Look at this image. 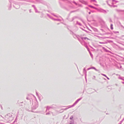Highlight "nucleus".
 Here are the masks:
<instances>
[{"label":"nucleus","mask_w":124,"mask_h":124,"mask_svg":"<svg viewBox=\"0 0 124 124\" xmlns=\"http://www.w3.org/2000/svg\"><path fill=\"white\" fill-rule=\"evenodd\" d=\"M73 2L74 3L75 5H77V3H76V2H75V1H73Z\"/></svg>","instance_id":"obj_28"},{"label":"nucleus","mask_w":124,"mask_h":124,"mask_svg":"<svg viewBox=\"0 0 124 124\" xmlns=\"http://www.w3.org/2000/svg\"><path fill=\"white\" fill-rule=\"evenodd\" d=\"M89 53L90 54L91 56V57L92 58H93V54L91 53V52L90 51H89Z\"/></svg>","instance_id":"obj_22"},{"label":"nucleus","mask_w":124,"mask_h":124,"mask_svg":"<svg viewBox=\"0 0 124 124\" xmlns=\"http://www.w3.org/2000/svg\"><path fill=\"white\" fill-rule=\"evenodd\" d=\"M24 2H21L19 3L18 4H16V2L15 1H14V0H10V4L9 7L8 8V10H10L11 9V5L12 3H15L14 4H13V6L16 9H18L20 7V5H26L27 4H28L27 3L28 1V0H24Z\"/></svg>","instance_id":"obj_1"},{"label":"nucleus","mask_w":124,"mask_h":124,"mask_svg":"<svg viewBox=\"0 0 124 124\" xmlns=\"http://www.w3.org/2000/svg\"><path fill=\"white\" fill-rule=\"evenodd\" d=\"M89 68V69H92V67H90V68Z\"/></svg>","instance_id":"obj_45"},{"label":"nucleus","mask_w":124,"mask_h":124,"mask_svg":"<svg viewBox=\"0 0 124 124\" xmlns=\"http://www.w3.org/2000/svg\"><path fill=\"white\" fill-rule=\"evenodd\" d=\"M87 70H90V69H89V68H88V69H87Z\"/></svg>","instance_id":"obj_53"},{"label":"nucleus","mask_w":124,"mask_h":124,"mask_svg":"<svg viewBox=\"0 0 124 124\" xmlns=\"http://www.w3.org/2000/svg\"><path fill=\"white\" fill-rule=\"evenodd\" d=\"M124 120V118L118 124H121L122 123Z\"/></svg>","instance_id":"obj_19"},{"label":"nucleus","mask_w":124,"mask_h":124,"mask_svg":"<svg viewBox=\"0 0 124 124\" xmlns=\"http://www.w3.org/2000/svg\"><path fill=\"white\" fill-rule=\"evenodd\" d=\"M1 106V109H2V106Z\"/></svg>","instance_id":"obj_64"},{"label":"nucleus","mask_w":124,"mask_h":124,"mask_svg":"<svg viewBox=\"0 0 124 124\" xmlns=\"http://www.w3.org/2000/svg\"><path fill=\"white\" fill-rule=\"evenodd\" d=\"M82 29L84 31H85L86 32H87V31L86 30H84V29H82Z\"/></svg>","instance_id":"obj_34"},{"label":"nucleus","mask_w":124,"mask_h":124,"mask_svg":"<svg viewBox=\"0 0 124 124\" xmlns=\"http://www.w3.org/2000/svg\"><path fill=\"white\" fill-rule=\"evenodd\" d=\"M50 114V113L49 112H48L46 114V115H49Z\"/></svg>","instance_id":"obj_36"},{"label":"nucleus","mask_w":124,"mask_h":124,"mask_svg":"<svg viewBox=\"0 0 124 124\" xmlns=\"http://www.w3.org/2000/svg\"><path fill=\"white\" fill-rule=\"evenodd\" d=\"M73 118V116H71L70 118V119L71 120L72 119V118Z\"/></svg>","instance_id":"obj_29"},{"label":"nucleus","mask_w":124,"mask_h":124,"mask_svg":"<svg viewBox=\"0 0 124 124\" xmlns=\"http://www.w3.org/2000/svg\"><path fill=\"white\" fill-rule=\"evenodd\" d=\"M37 107H38V106H37L36 107V108H33V109H36V108Z\"/></svg>","instance_id":"obj_44"},{"label":"nucleus","mask_w":124,"mask_h":124,"mask_svg":"<svg viewBox=\"0 0 124 124\" xmlns=\"http://www.w3.org/2000/svg\"><path fill=\"white\" fill-rule=\"evenodd\" d=\"M52 108V107H49L48 106H47L46 107V110H49L50 108Z\"/></svg>","instance_id":"obj_14"},{"label":"nucleus","mask_w":124,"mask_h":124,"mask_svg":"<svg viewBox=\"0 0 124 124\" xmlns=\"http://www.w3.org/2000/svg\"><path fill=\"white\" fill-rule=\"evenodd\" d=\"M34 9L35 10V12L36 13H39L40 12L38 11L37 10V9L36 8H34Z\"/></svg>","instance_id":"obj_12"},{"label":"nucleus","mask_w":124,"mask_h":124,"mask_svg":"<svg viewBox=\"0 0 124 124\" xmlns=\"http://www.w3.org/2000/svg\"><path fill=\"white\" fill-rule=\"evenodd\" d=\"M0 116H1L3 118H4V117H2V116H1V115H0Z\"/></svg>","instance_id":"obj_60"},{"label":"nucleus","mask_w":124,"mask_h":124,"mask_svg":"<svg viewBox=\"0 0 124 124\" xmlns=\"http://www.w3.org/2000/svg\"><path fill=\"white\" fill-rule=\"evenodd\" d=\"M12 116L11 114H8L6 116L5 119L7 122H10L11 120H12Z\"/></svg>","instance_id":"obj_3"},{"label":"nucleus","mask_w":124,"mask_h":124,"mask_svg":"<svg viewBox=\"0 0 124 124\" xmlns=\"http://www.w3.org/2000/svg\"><path fill=\"white\" fill-rule=\"evenodd\" d=\"M76 11H71L70 12V13H73V12H76Z\"/></svg>","instance_id":"obj_32"},{"label":"nucleus","mask_w":124,"mask_h":124,"mask_svg":"<svg viewBox=\"0 0 124 124\" xmlns=\"http://www.w3.org/2000/svg\"><path fill=\"white\" fill-rule=\"evenodd\" d=\"M32 6L34 8H36L35 6L34 5H32Z\"/></svg>","instance_id":"obj_31"},{"label":"nucleus","mask_w":124,"mask_h":124,"mask_svg":"<svg viewBox=\"0 0 124 124\" xmlns=\"http://www.w3.org/2000/svg\"><path fill=\"white\" fill-rule=\"evenodd\" d=\"M106 2L109 6L113 7H116V6L114 5V4L118 2L117 0H107Z\"/></svg>","instance_id":"obj_2"},{"label":"nucleus","mask_w":124,"mask_h":124,"mask_svg":"<svg viewBox=\"0 0 124 124\" xmlns=\"http://www.w3.org/2000/svg\"><path fill=\"white\" fill-rule=\"evenodd\" d=\"M113 25L112 24H111L110 25V28L111 30H113Z\"/></svg>","instance_id":"obj_18"},{"label":"nucleus","mask_w":124,"mask_h":124,"mask_svg":"<svg viewBox=\"0 0 124 124\" xmlns=\"http://www.w3.org/2000/svg\"><path fill=\"white\" fill-rule=\"evenodd\" d=\"M100 11L101 12L105 14H106L107 13V11L102 9H100Z\"/></svg>","instance_id":"obj_7"},{"label":"nucleus","mask_w":124,"mask_h":124,"mask_svg":"<svg viewBox=\"0 0 124 124\" xmlns=\"http://www.w3.org/2000/svg\"><path fill=\"white\" fill-rule=\"evenodd\" d=\"M81 39L84 42V40H85L86 39H87L88 40H89V39L87 38L86 37H81Z\"/></svg>","instance_id":"obj_9"},{"label":"nucleus","mask_w":124,"mask_h":124,"mask_svg":"<svg viewBox=\"0 0 124 124\" xmlns=\"http://www.w3.org/2000/svg\"><path fill=\"white\" fill-rule=\"evenodd\" d=\"M75 19V18H74V17H73L72 18V20H71V21H73Z\"/></svg>","instance_id":"obj_33"},{"label":"nucleus","mask_w":124,"mask_h":124,"mask_svg":"<svg viewBox=\"0 0 124 124\" xmlns=\"http://www.w3.org/2000/svg\"><path fill=\"white\" fill-rule=\"evenodd\" d=\"M113 32L115 33H119V32L117 31H113Z\"/></svg>","instance_id":"obj_30"},{"label":"nucleus","mask_w":124,"mask_h":124,"mask_svg":"<svg viewBox=\"0 0 124 124\" xmlns=\"http://www.w3.org/2000/svg\"><path fill=\"white\" fill-rule=\"evenodd\" d=\"M122 68V66H120V68Z\"/></svg>","instance_id":"obj_56"},{"label":"nucleus","mask_w":124,"mask_h":124,"mask_svg":"<svg viewBox=\"0 0 124 124\" xmlns=\"http://www.w3.org/2000/svg\"><path fill=\"white\" fill-rule=\"evenodd\" d=\"M26 99H27V100H28V99H28V97H27L26 98Z\"/></svg>","instance_id":"obj_54"},{"label":"nucleus","mask_w":124,"mask_h":124,"mask_svg":"<svg viewBox=\"0 0 124 124\" xmlns=\"http://www.w3.org/2000/svg\"><path fill=\"white\" fill-rule=\"evenodd\" d=\"M76 104H75V103H74L73 105H71V106L70 107V108H71V107H73L75 105H76Z\"/></svg>","instance_id":"obj_23"},{"label":"nucleus","mask_w":124,"mask_h":124,"mask_svg":"<svg viewBox=\"0 0 124 124\" xmlns=\"http://www.w3.org/2000/svg\"><path fill=\"white\" fill-rule=\"evenodd\" d=\"M83 73L85 74V78L86 79V81H87L86 79V71L85 70V68H84L83 69Z\"/></svg>","instance_id":"obj_6"},{"label":"nucleus","mask_w":124,"mask_h":124,"mask_svg":"<svg viewBox=\"0 0 124 124\" xmlns=\"http://www.w3.org/2000/svg\"><path fill=\"white\" fill-rule=\"evenodd\" d=\"M101 30L102 31H103V30L102 29H101Z\"/></svg>","instance_id":"obj_46"},{"label":"nucleus","mask_w":124,"mask_h":124,"mask_svg":"<svg viewBox=\"0 0 124 124\" xmlns=\"http://www.w3.org/2000/svg\"><path fill=\"white\" fill-rule=\"evenodd\" d=\"M36 94L37 96H38V93L37 92H36Z\"/></svg>","instance_id":"obj_43"},{"label":"nucleus","mask_w":124,"mask_h":124,"mask_svg":"<svg viewBox=\"0 0 124 124\" xmlns=\"http://www.w3.org/2000/svg\"><path fill=\"white\" fill-rule=\"evenodd\" d=\"M29 11L30 13H31V9H30L29 10Z\"/></svg>","instance_id":"obj_38"},{"label":"nucleus","mask_w":124,"mask_h":124,"mask_svg":"<svg viewBox=\"0 0 124 124\" xmlns=\"http://www.w3.org/2000/svg\"><path fill=\"white\" fill-rule=\"evenodd\" d=\"M42 15H41V17H42L43 16V13H42Z\"/></svg>","instance_id":"obj_39"},{"label":"nucleus","mask_w":124,"mask_h":124,"mask_svg":"<svg viewBox=\"0 0 124 124\" xmlns=\"http://www.w3.org/2000/svg\"><path fill=\"white\" fill-rule=\"evenodd\" d=\"M79 19L84 23V22L83 21V20L81 18H80Z\"/></svg>","instance_id":"obj_26"},{"label":"nucleus","mask_w":124,"mask_h":124,"mask_svg":"<svg viewBox=\"0 0 124 124\" xmlns=\"http://www.w3.org/2000/svg\"><path fill=\"white\" fill-rule=\"evenodd\" d=\"M74 17L75 19L76 18H78V17L77 16H75Z\"/></svg>","instance_id":"obj_41"},{"label":"nucleus","mask_w":124,"mask_h":124,"mask_svg":"<svg viewBox=\"0 0 124 124\" xmlns=\"http://www.w3.org/2000/svg\"><path fill=\"white\" fill-rule=\"evenodd\" d=\"M101 75H102L105 77H107V76L105 74H101Z\"/></svg>","instance_id":"obj_27"},{"label":"nucleus","mask_w":124,"mask_h":124,"mask_svg":"<svg viewBox=\"0 0 124 124\" xmlns=\"http://www.w3.org/2000/svg\"><path fill=\"white\" fill-rule=\"evenodd\" d=\"M59 24V23H58L57 24Z\"/></svg>","instance_id":"obj_63"},{"label":"nucleus","mask_w":124,"mask_h":124,"mask_svg":"<svg viewBox=\"0 0 124 124\" xmlns=\"http://www.w3.org/2000/svg\"><path fill=\"white\" fill-rule=\"evenodd\" d=\"M106 77L107 78L108 80H109V78H108V77Z\"/></svg>","instance_id":"obj_42"},{"label":"nucleus","mask_w":124,"mask_h":124,"mask_svg":"<svg viewBox=\"0 0 124 124\" xmlns=\"http://www.w3.org/2000/svg\"><path fill=\"white\" fill-rule=\"evenodd\" d=\"M85 47H86V48H87V49L88 48V46H85Z\"/></svg>","instance_id":"obj_47"},{"label":"nucleus","mask_w":124,"mask_h":124,"mask_svg":"<svg viewBox=\"0 0 124 124\" xmlns=\"http://www.w3.org/2000/svg\"><path fill=\"white\" fill-rule=\"evenodd\" d=\"M92 69H93L96 71H98V70H97L95 67H92Z\"/></svg>","instance_id":"obj_21"},{"label":"nucleus","mask_w":124,"mask_h":124,"mask_svg":"<svg viewBox=\"0 0 124 124\" xmlns=\"http://www.w3.org/2000/svg\"><path fill=\"white\" fill-rule=\"evenodd\" d=\"M103 49H105V48H104V47H103Z\"/></svg>","instance_id":"obj_58"},{"label":"nucleus","mask_w":124,"mask_h":124,"mask_svg":"<svg viewBox=\"0 0 124 124\" xmlns=\"http://www.w3.org/2000/svg\"><path fill=\"white\" fill-rule=\"evenodd\" d=\"M53 19L55 21H61V20L59 19H55L53 18Z\"/></svg>","instance_id":"obj_13"},{"label":"nucleus","mask_w":124,"mask_h":124,"mask_svg":"<svg viewBox=\"0 0 124 124\" xmlns=\"http://www.w3.org/2000/svg\"><path fill=\"white\" fill-rule=\"evenodd\" d=\"M119 78L120 79H121L123 81H124V79H123V78L122 77H119L118 78Z\"/></svg>","instance_id":"obj_20"},{"label":"nucleus","mask_w":124,"mask_h":124,"mask_svg":"<svg viewBox=\"0 0 124 124\" xmlns=\"http://www.w3.org/2000/svg\"><path fill=\"white\" fill-rule=\"evenodd\" d=\"M89 6L91 8H94L96 9H97V8H95V7H93V6H92V5H89Z\"/></svg>","instance_id":"obj_11"},{"label":"nucleus","mask_w":124,"mask_h":124,"mask_svg":"<svg viewBox=\"0 0 124 124\" xmlns=\"http://www.w3.org/2000/svg\"><path fill=\"white\" fill-rule=\"evenodd\" d=\"M70 107H69L68 108H66L65 109H61V110H60V111H61L62 110H63V109H64V110H66L68 108H69Z\"/></svg>","instance_id":"obj_25"},{"label":"nucleus","mask_w":124,"mask_h":124,"mask_svg":"<svg viewBox=\"0 0 124 124\" xmlns=\"http://www.w3.org/2000/svg\"><path fill=\"white\" fill-rule=\"evenodd\" d=\"M80 2H82V3L84 4H85L86 5L87 4V3L86 2H85L84 1V0H80Z\"/></svg>","instance_id":"obj_10"},{"label":"nucleus","mask_w":124,"mask_h":124,"mask_svg":"<svg viewBox=\"0 0 124 124\" xmlns=\"http://www.w3.org/2000/svg\"><path fill=\"white\" fill-rule=\"evenodd\" d=\"M116 11L118 12H124V10H120L118 9H116Z\"/></svg>","instance_id":"obj_16"},{"label":"nucleus","mask_w":124,"mask_h":124,"mask_svg":"<svg viewBox=\"0 0 124 124\" xmlns=\"http://www.w3.org/2000/svg\"><path fill=\"white\" fill-rule=\"evenodd\" d=\"M122 83L123 84H124V82H122Z\"/></svg>","instance_id":"obj_51"},{"label":"nucleus","mask_w":124,"mask_h":124,"mask_svg":"<svg viewBox=\"0 0 124 124\" xmlns=\"http://www.w3.org/2000/svg\"><path fill=\"white\" fill-rule=\"evenodd\" d=\"M106 51L107 52H108V50H106Z\"/></svg>","instance_id":"obj_62"},{"label":"nucleus","mask_w":124,"mask_h":124,"mask_svg":"<svg viewBox=\"0 0 124 124\" xmlns=\"http://www.w3.org/2000/svg\"><path fill=\"white\" fill-rule=\"evenodd\" d=\"M87 49L89 51H89H90L89 48H87Z\"/></svg>","instance_id":"obj_40"},{"label":"nucleus","mask_w":124,"mask_h":124,"mask_svg":"<svg viewBox=\"0 0 124 124\" xmlns=\"http://www.w3.org/2000/svg\"><path fill=\"white\" fill-rule=\"evenodd\" d=\"M122 27L124 29V27H123V26H122Z\"/></svg>","instance_id":"obj_59"},{"label":"nucleus","mask_w":124,"mask_h":124,"mask_svg":"<svg viewBox=\"0 0 124 124\" xmlns=\"http://www.w3.org/2000/svg\"><path fill=\"white\" fill-rule=\"evenodd\" d=\"M46 15H47V16H48L51 19H53V18H52V17H51L49 14H46Z\"/></svg>","instance_id":"obj_17"},{"label":"nucleus","mask_w":124,"mask_h":124,"mask_svg":"<svg viewBox=\"0 0 124 124\" xmlns=\"http://www.w3.org/2000/svg\"><path fill=\"white\" fill-rule=\"evenodd\" d=\"M95 5L96 6H98V5L97 4H95Z\"/></svg>","instance_id":"obj_61"},{"label":"nucleus","mask_w":124,"mask_h":124,"mask_svg":"<svg viewBox=\"0 0 124 124\" xmlns=\"http://www.w3.org/2000/svg\"><path fill=\"white\" fill-rule=\"evenodd\" d=\"M99 43L100 44H105L106 43V42H99Z\"/></svg>","instance_id":"obj_24"},{"label":"nucleus","mask_w":124,"mask_h":124,"mask_svg":"<svg viewBox=\"0 0 124 124\" xmlns=\"http://www.w3.org/2000/svg\"><path fill=\"white\" fill-rule=\"evenodd\" d=\"M92 1H93V2H96V0H92Z\"/></svg>","instance_id":"obj_48"},{"label":"nucleus","mask_w":124,"mask_h":124,"mask_svg":"<svg viewBox=\"0 0 124 124\" xmlns=\"http://www.w3.org/2000/svg\"><path fill=\"white\" fill-rule=\"evenodd\" d=\"M16 120H15V121H14L13 122V123H14L15 122V121H16Z\"/></svg>","instance_id":"obj_50"},{"label":"nucleus","mask_w":124,"mask_h":124,"mask_svg":"<svg viewBox=\"0 0 124 124\" xmlns=\"http://www.w3.org/2000/svg\"><path fill=\"white\" fill-rule=\"evenodd\" d=\"M72 32V35L73 36V37L75 38V36L77 37L78 39V40L80 42V43L82 44V42L81 40L78 37V36L76 34H74L73 32L72 31L71 32Z\"/></svg>","instance_id":"obj_5"},{"label":"nucleus","mask_w":124,"mask_h":124,"mask_svg":"<svg viewBox=\"0 0 124 124\" xmlns=\"http://www.w3.org/2000/svg\"><path fill=\"white\" fill-rule=\"evenodd\" d=\"M36 1H32V2H34L36 4H42L44 5H46V3L44 0H35Z\"/></svg>","instance_id":"obj_4"},{"label":"nucleus","mask_w":124,"mask_h":124,"mask_svg":"<svg viewBox=\"0 0 124 124\" xmlns=\"http://www.w3.org/2000/svg\"><path fill=\"white\" fill-rule=\"evenodd\" d=\"M86 8L87 9H88V7H86Z\"/></svg>","instance_id":"obj_49"},{"label":"nucleus","mask_w":124,"mask_h":124,"mask_svg":"<svg viewBox=\"0 0 124 124\" xmlns=\"http://www.w3.org/2000/svg\"><path fill=\"white\" fill-rule=\"evenodd\" d=\"M109 19V21L110 22H112V21L111 19L110 18Z\"/></svg>","instance_id":"obj_35"},{"label":"nucleus","mask_w":124,"mask_h":124,"mask_svg":"<svg viewBox=\"0 0 124 124\" xmlns=\"http://www.w3.org/2000/svg\"><path fill=\"white\" fill-rule=\"evenodd\" d=\"M69 124H73L72 123H70Z\"/></svg>","instance_id":"obj_55"},{"label":"nucleus","mask_w":124,"mask_h":124,"mask_svg":"<svg viewBox=\"0 0 124 124\" xmlns=\"http://www.w3.org/2000/svg\"><path fill=\"white\" fill-rule=\"evenodd\" d=\"M88 13H89V14H91V12H89Z\"/></svg>","instance_id":"obj_52"},{"label":"nucleus","mask_w":124,"mask_h":124,"mask_svg":"<svg viewBox=\"0 0 124 124\" xmlns=\"http://www.w3.org/2000/svg\"><path fill=\"white\" fill-rule=\"evenodd\" d=\"M23 10L24 11H26V10Z\"/></svg>","instance_id":"obj_57"},{"label":"nucleus","mask_w":124,"mask_h":124,"mask_svg":"<svg viewBox=\"0 0 124 124\" xmlns=\"http://www.w3.org/2000/svg\"><path fill=\"white\" fill-rule=\"evenodd\" d=\"M52 14V15H54V16H56V17H57V16H56V15H55L54 14H53V13Z\"/></svg>","instance_id":"obj_37"},{"label":"nucleus","mask_w":124,"mask_h":124,"mask_svg":"<svg viewBox=\"0 0 124 124\" xmlns=\"http://www.w3.org/2000/svg\"><path fill=\"white\" fill-rule=\"evenodd\" d=\"M76 24H77L78 25H79L80 26H81L82 25V24L80 23H79L78 21H77Z\"/></svg>","instance_id":"obj_15"},{"label":"nucleus","mask_w":124,"mask_h":124,"mask_svg":"<svg viewBox=\"0 0 124 124\" xmlns=\"http://www.w3.org/2000/svg\"><path fill=\"white\" fill-rule=\"evenodd\" d=\"M82 98V97H81L80 98H79V99H77L75 102V104H77V103L80 100H81Z\"/></svg>","instance_id":"obj_8"}]
</instances>
